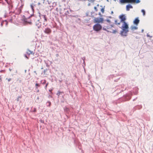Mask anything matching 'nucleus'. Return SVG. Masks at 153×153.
Returning <instances> with one entry per match:
<instances>
[{
    "mask_svg": "<svg viewBox=\"0 0 153 153\" xmlns=\"http://www.w3.org/2000/svg\"><path fill=\"white\" fill-rule=\"evenodd\" d=\"M31 19H28L26 18V16L25 15H23L22 19L23 21V23L25 25H31L33 23H35V25L39 28L41 27L42 25V21L39 18H37L36 16H32Z\"/></svg>",
    "mask_w": 153,
    "mask_h": 153,
    "instance_id": "obj_1",
    "label": "nucleus"
},
{
    "mask_svg": "<svg viewBox=\"0 0 153 153\" xmlns=\"http://www.w3.org/2000/svg\"><path fill=\"white\" fill-rule=\"evenodd\" d=\"M122 30L120 31V34L121 36H127L128 33L129 31L128 25V24L125 25H122L120 27Z\"/></svg>",
    "mask_w": 153,
    "mask_h": 153,
    "instance_id": "obj_2",
    "label": "nucleus"
},
{
    "mask_svg": "<svg viewBox=\"0 0 153 153\" xmlns=\"http://www.w3.org/2000/svg\"><path fill=\"white\" fill-rule=\"evenodd\" d=\"M132 95V93L131 92H130L129 93L124 95L122 97L119 98L118 100L116 102V104L117 103H120L122 102L130 100Z\"/></svg>",
    "mask_w": 153,
    "mask_h": 153,
    "instance_id": "obj_3",
    "label": "nucleus"
},
{
    "mask_svg": "<svg viewBox=\"0 0 153 153\" xmlns=\"http://www.w3.org/2000/svg\"><path fill=\"white\" fill-rule=\"evenodd\" d=\"M38 16L39 17V19L44 22H46L48 21V14L44 13L42 12L38 11Z\"/></svg>",
    "mask_w": 153,
    "mask_h": 153,
    "instance_id": "obj_4",
    "label": "nucleus"
},
{
    "mask_svg": "<svg viewBox=\"0 0 153 153\" xmlns=\"http://www.w3.org/2000/svg\"><path fill=\"white\" fill-rule=\"evenodd\" d=\"M120 3H133L138 4L140 2V0H119Z\"/></svg>",
    "mask_w": 153,
    "mask_h": 153,
    "instance_id": "obj_5",
    "label": "nucleus"
},
{
    "mask_svg": "<svg viewBox=\"0 0 153 153\" xmlns=\"http://www.w3.org/2000/svg\"><path fill=\"white\" fill-rule=\"evenodd\" d=\"M119 18L120 19V22L123 23L122 25H125L128 23L125 22L126 20V16L125 14H122L119 16Z\"/></svg>",
    "mask_w": 153,
    "mask_h": 153,
    "instance_id": "obj_6",
    "label": "nucleus"
},
{
    "mask_svg": "<svg viewBox=\"0 0 153 153\" xmlns=\"http://www.w3.org/2000/svg\"><path fill=\"white\" fill-rule=\"evenodd\" d=\"M102 28V27L100 24H95L93 26V30L95 31L98 32L101 30Z\"/></svg>",
    "mask_w": 153,
    "mask_h": 153,
    "instance_id": "obj_7",
    "label": "nucleus"
},
{
    "mask_svg": "<svg viewBox=\"0 0 153 153\" xmlns=\"http://www.w3.org/2000/svg\"><path fill=\"white\" fill-rule=\"evenodd\" d=\"M104 21V18L102 17H95L94 19V22L96 24H102Z\"/></svg>",
    "mask_w": 153,
    "mask_h": 153,
    "instance_id": "obj_8",
    "label": "nucleus"
},
{
    "mask_svg": "<svg viewBox=\"0 0 153 153\" xmlns=\"http://www.w3.org/2000/svg\"><path fill=\"white\" fill-rule=\"evenodd\" d=\"M35 4H34L33 3L31 4L30 5V7L32 11V14L26 17V18H27L29 19H30V18L32 17V16H35L34 14V7L35 6Z\"/></svg>",
    "mask_w": 153,
    "mask_h": 153,
    "instance_id": "obj_9",
    "label": "nucleus"
},
{
    "mask_svg": "<svg viewBox=\"0 0 153 153\" xmlns=\"http://www.w3.org/2000/svg\"><path fill=\"white\" fill-rule=\"evenodd\" d=\"M122 85H119L116 87L115 88L116 90L115 91L117 92V94H119L124 91V90L123 89L121 90V88H122Z\"/></svg>",
    "mask_w": 153,
    "mask_h": 153,
    "instance_id": "obj_10",
    "label": "nucleus"
},
{
    "mask_svg": "<svg viewBox=\"0 0 153 153\" xmlns=\"http://www.w3.org/2000/svg\"><path fill=\"white\" fill-rule=\"evenodd\" d=\"M34 53L33 52V51H31L29 49H27L26 52V53L25 55V56L26 58L28 59L29 57V55L30 54L34 55Z\"/></svg>",
    "mask_w": 153,
    "mask_h": 153,
    "instance_id": "obj_11",
    "label": "nucleus"
},
{
    "mask_svg": "<svg viewBox=\"0 0 153 153\" xmlns=\"http://www.w3.org/2000/svg\"><path fill=\"white\" fill-rule=\"evenodd\" d=\"M140 22V20L139 18L137 17L133 21V23L134 25L137 26L138 25Z\"/></svg>",
    "mask_w": 153,
    "mask_h": 153,
    "instance_id": "obj_12",
    "label": "nucleus"
},
{
    "mask_svg": "<svg viewBox=\"0 0 153 153\" xmlns=\"http://www.w3.org/2000/svg\"><path fill=\"white\" fill-rule=\"evenodd\" d=\"M63 110L64 113L66 114H68L70 112V109L66 106H65L63 108Z\"/></svg>",
    "mask_w": 153,
    "mask_h": 153,
    "instance_id": "obj_13",
    "label": "nucleus"
},
{
    "mask_svg": "<svg viewBox=\"0 0 153 153\" xmlns=\"http://www.w3.org/2000/svg\"><path fill=\"white\" fill-rule=\"evenodd\" d=\"M44 32L45 33L49 34L51 33V30L50 28L47 27L45 29Z\"/></svg>",
    "mask_w": 153,
    "mask_h": 153,
    "instance_id": "obj_14",
    "label": "nucleus"
},
{
    "mask_svg": "<svg viewBox=\"0 0 153 153\" xmlns=\"http://www.w3.org/2000/svg\"><path fill=\"white\" fill-rule=\"evenodd\" d=\"M50 70L48 68L45 69L43 71L44 75H48L49 73L50 72Z\"/></svg>",
    "mask_w": 153,
    "mask_h": 153,
    "instance_id": "obj_15",
    "label": "nucleus"
},
{
    "mask_svg": "<svg viewBox=\"0 0 153 153\" xmlns=\"http://www.w3.org/2000/svg\"><path fill=\"white\" fill-rule=\"evenodd\" d=\"M71 10H70L69 11L67 10L66 12H65V14L66 18H69L70 16V15L71 14L70 13H71Z\"/></svg>",
    "mask_w": 153,
    "mask_h": 153,
    "instance_id": "obj_16",
    "label": "nucleus"
},
{
    "mask_svg": "<svg viewBox=\"0 0 153 153\" xmlns=\"http://www.w3.org/2000/svg\"><path fill=\"white\" fill-rule=\"evenodd\" d=\"M133 6L130 4H127L126 6V11H129L131 8H133Z\"/></svg>",
    "mask_w": 153,
    "mask_h": 153,
    "instance_id": "obj_17",
    "label": "nucleus"
},
{
    "mask_svg": "<svg viewBox=\"0 0 153 153\" xmlns=\"http://www.w3.org/2000/svg\"><path fill=\"white\" fill-rule=\"evenodd\" d=\"M22 10L20 8H18L15 11V13L16 15H19L22 12Z\"/></svg>",
    "mask_w": 153,
    "mask_h": 153,
    "instance_id": "obj_18",
    "label": "nucleus"
},
{
    "mask_svg": "<svg viewBox=\"0 0 153 153\" xmlns=\"http://www.w3.org/2000/svg\"><path fill=\"white\" fill-rule=\"evenodd\" d=\"M142 106L141 105H137L134 106L133 108L134 110H135L136 109H140L141 108Z\"/></svg>",
    "mask_w": 153,
    "mask_h": 153,
    "instance_id": "obj_19",
    "label": "nucleus"
},
{
    "mask_svg": "<svg viewBox=\"0 0 153 153\" xmlns=\"http://www.w3.org/2000/svg\"><path fill=\"white\" fill-rule=\"evenodd\" d=\"M36 83L35 85V89H36V90L37 89H38V87H39L40 86V85L37 83V81H36Z\"/></svg>",
    "mask_w": 153,
    "mask_h": 153,
    "instance_id": "obj_20",
    "label": "nucleus"
},
{
    "mask_svg": "<svg viewBox=\"0 0 153 153\" xmlns=\"http://www.w3.org/2000/svg\"><path fill=\"white\" fill-rule=\"evenodd\" d=\"M46 105L47 107H50L51 105V102L49 101H48L46 103Z\"/></svg>",
    "mask_w": 153,
    "mask_h": 153,
    "instance_id": "obj_21",
    "label": "nucleus"
},
{
    "mask_svg": "<svg viewBox=\"0 0 153 153\" xmlns=\"http://www.w3.org/2000/svg\"><path fill=\"white\" fill-rule=\"evenodd\" d=\"M70 16L69 18H72V17H74L75 18H77L78 17V16L77 15H76L74 14H71L70 15Z\"/></svg>",
    "mask_w": 153,
    "mask_h": 153,
    "instance_id": "obj_22",
    "label": "nucleus"
},
{
    "mask_svg": "<svg viewBox=\"0 0 153 153\" xmlns=\"http://www.w3.org/2000/svg\"><path fill=\"white\" fill-rule=\"evenodd\" d=\"M130 27L131 30H136L138 28V27L136 25V26H131Z\"/></svg>",
    "mask_w": 153,
    "mask_h": 153,
    "instance_id": "obj_23",
    "label": "nucleus"
},
{
    "mask_svg": "<svg viewBox=\"0 0 153 153\" xmlns=\"http://www.w3.org/2000/svg\"><path fill=\"white\" fill-rule=\"evenodd\" d=\"M114 76V75L111 74L108 77L109 80H110L111 79H112Z\"/></svg>",
    "mask_w": 153,
    "mask_h": 153,
    "instance_id": "obj_24",
    "label": "nucleus"
},
{
    "mask_svg": "<svg viewBox=\"0 0 153 153\" xmlns=\"http://www.w3.org/2000/svg\"><path fill=\"white\" fill-rule=\"evenodd\" d=\"M105 26H104V27H103L102 30H103L106 31L108 32L111 33V31H109L108 30H107L106 28H105Z\"/></svg>",
    "mask_w": 153,
    "mask_h": 153,
    "instance_id": "obj_25",
    "label": "nucleus"
},
{
    "mask_svg": "<svg viewBox=\"0 0 153 153\" xmlns=\"http://www.w3.org/2000/svg\"><path fill=\"white\" fill-rule=\"evenodd\" d=\"M105 8V6H104L103 7H102V8L101 9L100 11L102 13L104 12Z\"/></svg>",
    "mask_w": 153,
    "mask_h": 153,
    "instance_id": "obj_26",
    "label": "nucleus"
},
{
    "mask_svg": "<svg viewBox=\"0 0 153 153\" xmlns=\"http://www.w3.org/2000/svg\"><path fill=\"white\" fill-rule=\"evenodd\" d=\"M4 22V24H5V26H7L8 25V22L7 20H3Z\"/></svg>",
    "mask_w": 153,
    "mask_h": 153,
    "instance_id": "obj_27",
    "label": "nucleus"
},
{
    "mask_svg": "<svg viewBox=\"0 0 153 153\" xmlns=\"http://www.w3.org/2000/svg\"><path fill=\"white\" fill-rule=\"evenodd\" d=\"M81 59L83 60V64H84V65L85 66V57H82L81 58Z\"/></svg>",
    "mask_w": 153,
    "mask_h": 153,
    "instance_id": "obj_28",
    "label": "nucleus"
},
{
    "mask_svg": "<svg viewBox=\"0 0 153 153\" xmlns=\"http://www.w3.org/2000/svg\"><path fill=\"white\" fill-rule=\"evenodd\" d=\"M135 89L136 91H135V92H134V94L136 95L137 94V93L138 92V88H135Z\"/></svg>",
    "mask_w": 153,
    "mask_h": 153,
    "instance_id": "obj_29",
    "label": "nucleus"
},
{
    "mask_svg": "<svg viewBox=\"0 0 153 153\" xmlns=\"http://www.w3.org/2000/svg\"><path fill=\"white\" fill-rule=\"evenodd\" d=\"M41 82L42 83L43 85H44L45 84H46V80L45 79H44L43 80H41Z\"/></svg>",
    "mask_w": 153,
    "mask_h": 153,
    "instance_id": "obj_30",
    "label": "nucleus"
},
{
    "mask_svg": "<svg viewBox=\"0 0 153 153\" xmlns=\"http://www.w3.org/2000/svg\"><path fill=\"white\" fill-rule=\"evenodd\" d=\"M117 32V30L116 29L114 30H113L112 32L111 31V33H112L114 34H115Z\"/></svg>",
    "mask_w": 153,
    "mask_h": 153,
    "instance_id": "obj_31",
    "label": "nucleus"
},
{
    "mask_svg": "<svg viewBox=\"0 0 153 153\" xmlns=\"http://www.w3.org/2000/svg\"><path fill=\"white\" fill-rule=\"evenodd\" d=\"M30 111L31 112H35L36 111V108H34L33 110H30Z\"/></svg>",
    "mask_w": 153,
    "mask_h": 153,
    "instance_id": "obj_32",
    "label": "nucleus"
},
{
    "mask_svg": "<svg viewBox=\"0 0 153 153\" xmlns=\"http://www.w3.org/2000/svg\"><path fill=\"white\" fill-rule=\"evenodd\" d=\"M141 11L143 13V15H145V13H146L145 11V10L143 9L141 10Z\"/></svg>",
    "mask_w": 153,
    "mask_h": 153,
    "instance_id": "obj_33",
    "label": "nucleus"
},
{
    "mask_svg": "<svg viewBox=\"0 0 153 153\" xmlns=\"http://www.w3.org/2000/svg\"><path fill=\"white\" fill-rule=\"evenodd\" d=\"M105 21L107 22H108V23H109V24H111V21L108 19H107Z\"/></svg>",
    "mask_w": 153,
    "mask_h": 153,
    "instance_id": "obj_34",
    "label": "nucleus"
},
{
    "mask_svg": "<svg viewBox=\"0 0 153 153\" xmlns=\"http://www.w3.org/2000/svg\"><path fill=\"white\" fill-rule=\"evenodd\" d=\"M60 94V91L59 90L57 92L56 94V95L59 97Z\"/></svg>",
    "mask_w": 153,
    "mask_h": 153,
    "instance_id": "obj_35",
    "label": "nucleus"
},
{
    "mask_svg": "<svg viewBox=\"0 0 153 153\" xmlns=\"http://www.w3.org/2000/svg\"><path fill=\"white\" fill-rule=\"evenodd\" d=\"M22 97L21 96H18L16 99L17 101H19V98H21Z\"/></svg>",
    "mask_w": 153,
    "mask_h": 153,
    "instance_id": "obj_36",
    "label": "nucleus"
},
{
    "mask_svg": "<svg viewBox=\"0 0 153 153\" xmlns=\"http://www.w3.org/2000/svg\"><path fill=\"white\" fill-rule=\"evenodd\" d=\"M65 99H62L61 100V102L62 103H64L65 102Z\"/></svg>",
    "mask_w": 153,
    "mask_h": 153,
    "instance_id": "obj_37",
    "label": "nucleus"
},
{
    "mask_svg": "<svg viewBox=\"0 0 153 153\" xmlns=\"http://www.w3.org/2000/svg\"><path fill=\"white\" fill-rule=\"evenodd\" d=\"M48 82H47V83H46V85L45 87V89H46V90L47 89V86L48 85Z\"/></svg>",
    "mask_w": 153,
    "mask_h": 153,
    "instance_id": "obj_38",
    "label": "nucleus"
},
{
    "mask_svg": "<svg viewBox=\"0 0 153 153\" xmlns=\"http://www.w3.org/2000/svg\"><path fill=\"white\" fill-rule=\"evenodd\" d=\"M4 24V22L3 21H2L1 22V27H2L3 25Z\"/></svg>",
    "mask_w": 153,
    "mask_h": 153,
    "instance_id": "obj_39",
    "label": "nucleus"
},
{
    "mask_svg": "<svg viewBox=\"0 0 153 153\" xmlns=\"http://www.w3.org/2000/svg\"><path fill=\"white\" fill-rule=\"evenodd\" d=\"M39 122L42 123H44V120H42V119H40L39 120Z\"/></svg>",
    "mask_w": 153,
    "mask_h": 153,
    "instance_id": "obj_40",
    "label": "nucleus"
},
{
    "mask_svg": "<svg viewBox=\"0 0 153 153\" xmlns=\"http://www.w3.org/2000/svg\"><path fill=\"white\" fill-rule=\"evenodd\" d=\"M120 78H117V79H115L114 80V82H117L118 81V80H119L120 79Z\"/></svg>",
    "mask_w": 153,
    "mask_h": 153,
    "instance_id": "obj_41",
    "label": "nucleus"
},
{
    "mask_svg": "<svg viewBox=\"0 0 153 153\" xmlns=\"http://www.w3.org/2000/svg\"><path fill=\"white\" fill-rule=\"evenodd\" d=\"M146 36L147 37H150V38H151L152 37V36H150L148 34H147V35H146Z\"/></svg>",
    "mask_w": 153,
    "mask_h": 153,
    "instance_id": "obj_42",
    "label": "nucleus"
},
{
    "mask_svg": "<svg viewBox=\"0 0 153 153\" xmlns=\"http://www.w3.org/2000/svg\"><path fill=\"white\" fill-rule=\"evenodd\" d=\"M8 21H9V22H10L11 23H12L13 22V19H12V18H11V19H9Z\"/></svg>",
    "mask_w": 153,
    "mask_h": 153,
    "instance_id": "obj_43",
    "label": "nucleus"
},
{
    "mask_svg": "<svg viewBox=\"0 0 153 153\" xmlns=\"http://www.w3.org/2000/svg\"><path fill=\"white\" fill-rule=\"evenodd\" d=\"M94 9L96 11H97V8L96 7H94Z\"/></svg>",
    "mask_w": 153,
    "mask_h": 153,
    "instance_id": "obj_44",
    "label": "nucleus"
},
{
    "mask_svg": "<svg viewBox=\"0 0 153 153\" xmlns=\"http://www.w3.org/2000/svg\"><path fill=\"white\" fill-rule=\"evenodd\" d=\"M106 28L107 30L109 29H110L111 28L110 27V26H107V27H106Z\"/></svg>",
    "mask_w": 153,
    "mask_h": 153,
    "instance_id": "obj_45",
    "label": "nucleus"
},
{
    "mask_svg": "<svg viewBox=\"0 0 153 153\" xmlns=\"http://www.w3.org/2000/svg\"><path fill=\"white\" fill-rule=\"evenodd\" d=\"M23 6V5H21L19 8H20V9H21L22 10Z\"/></svg>",
    "mask_w": 153,
    "mask_h": 153,
    "instance_id": "obj_46",
    "label": "nucleus"
},
{
    "mask_svg": "<svg viewBox=\"0 0 153 153\" xmlns=\"http://www.w3.org/2000/svg\"><path fill=\"white\" fill-rule=\"evenodd\" d=\"M6 79H7V81L8 82H9V81H10L11 80V79L10 78H9V79L6 78Z\"/></svg>",
    "mask_w": 153,
    "mask_h": 153,
    "instance_id": "obj_47",
    "label": "nucleus"
},
{
    "mask_svg": "<svg viewBox=\"0 0 153 153\" xmlns=\"http://www.w3.org/2000/svg\"><path fill=\"white\" fill-rule=\"evenodd\" d=\"M110 27L111 28L114 27V25L113 24H111V25H110Z\"/></svg>",
    "mask_w": 153,
    "mask_h": 153,
    "instance_id": "obj_48",
    "label": "nucleus"
},
{
    "mask_svg": "<svg viewBox=\"0 0 153 153\" xmlns=\"http://www.w3.org/2000/svg\"><path fill=\"white\" fill-rule=\"evenodd\" d=\"M114 24L116 25H117V20H114Z\"/></svg>",
    "mask_w": 153,
    "mask_h": 153,
    "instance_id": "obj_49",
    "label": "nucleus"
},
{
    "mask_svg": "<svg viewBox=\"0 0 153 153\" xmlns=\"http://www.w3.org/2000/svg\"><path fill=\"white\" fill-rule=\"evenodd\" d=\"M98 15L100 16H102V15L101 14V13L100 12H99L98 13Z\"/></svg>",
    "mask_w": 153,
    "mask_h": 153,
    "instance_id": "obj_50",
    "label": "nucleus"
},
{
    "mask_svg": "<svg viewBox=\"0 0 153 153\" xmlns=\"http://www.w3.org/2000/svg\"><path fill=\"white\" fill-rule=\"evenodd\" d=\"M45 63L46 64V66L47 67H49V65L48 64H47V63L46 62H45Z\"/></svg>",
    "mask_w": 153,
    "mask_h": 153,
    "instance_id": "obj_51",
    "label": "nucleus"
},
{
    "mask_svg": "<svg viewBox=\"0 0 153 153\" xmlns=\"http://www.w3.org/2000/svg\"><path fill=\"white\" fill-rule=\"evenodd\" d=\"M107 18H108L110 19H111L112 18V17L111 16H107Z\"/></svg>",
    "mask_w": 153,
    "mask_h": 153,
    "instance_id": "obj_52",
    "label": "nucleus"
},
{
    "mask_svg": "<svg viewBox=\"0 0 153 153\" xmlns=\"http://www.w3.org/2000/svg\"><path fill=\"white\" fill-rule=\"evenodd\" d=\"M52 89H49V91L51 93H52Z\"/></svg>",
    "mask_w": 153,
    "mask_h": 153,
    "instance_id": "obj_53",
    "label": "nucleus"
},
{
    "mask_svg": "<svg viewBox=\"0 0 153 153\" xmlns=\"http://www.w3.org/2000/svg\"><path fill=\"white\" fill-rule=\"evenodd\" d=\"M5 71L4 70H1V71H0V72H4V71Z\"/></svg>",
    "mask_w": 153,
    "mask_h": 153,
    "instance_id": "obj_54",
    "label": "nucleus"
},
{
    "mask_svg": "<svg viewBox=\"0 0 153 153\" xmlns=\"http://www.w3.org/2000/svg\"><path fill=\"white\" fill-rule=\"evenodd\" d=\"M36 92H39V89H37L36 90Z\"/></svg>",
    "mask_w": 153,
    "mask_h": 153,
    "instance_id": "obj_55",
    "label": "nucleus"
},
{
    "mask_svg": "<svg viewBox=\"0 0 153 153\" xmlns=\"http://www.w3.org/2000/svg\"><path fill=\"white\" fill-rule=\"evenodd\" d=\"M120 23L121 22H119L117 23V24L116 25H119L120 24Z\"/></svg>",
    "mask_w": 153,
    "mask_h": 153,
    "instance_id": "obj_56",
    "label": "nucleus"
},
{
    "mask_svg": "<svg viewBox=\"0 0 153 153\" xmlns=\"http://www.w3.org/2000/svg\"><path fill=\"white\" fill-rule=\"evenodd\" d=\"M137 97H136L133 100V101H134V100H135L137 99Z\"/></svg>",
    "mask_w": 153,
    "mask_h": 153,
    "instance_id": "obj_57",
    "label": "nucleus"
},
{
    "mask_svg": "<svg viewBox=\"0 0 153 153\" xmlns=\"http://www.w3.org/2000/svg\"><path fill=\"white\" fill-rule=\"evenodd\" d=\"M34 73H35L36 74V75H37V73H36V71H34Z\"/></svg>",
    "mask_w": 153,
    "mask_h": 153,
    "instance_id": "obj_58",
    "label": "nucleus"
},
{
    "mask_svg": "<svg viewBox=\"0 0 153 153\" xmlns=\"http://www.w3.org/2000/svg\"><path fill=\"white\" fill-rule=\"evenodd\" d=\"M94 13V12L93 11H92L91 12V15H92V14Z\"/></svg>",
    "mask_w": 153,
    "mask_h": 153,
    "instance_id": "obj_59",
    "label": "nucleus"
},
{
    "mask_svg": "<svg viewBox=\"0 0 153 153\" xmlns=\"http://www.w3.org/2000/svg\"><path fill=\"white\" fill-rule=\"evenodd\" d=\"M59 56V55L58 54H56V56H57V57H58V56Z\"/></svg>",
    "mask_w": 153,
    "mask_h": 153,
    "instance_id": "obj_60",
    "label": "nucleus"
},
{
    "mask_svg": "<svg viewBox=\"0 0 153 153\" xmlns=\"http://www.w3.org/2000/svg\"><path fill=\"white\" fill-rule=\"evenodd\" d=\"M113 13H113V11H112L111 12V14H113Z\"/></svg>",
    "mask_w": 153,
    "mask_h": 153,
    "instance_id": "obj_61",
    "label": "nucleus"
},
{
    "mask_svg": "<svg viewBox=\"0 0 153 153\" xmlns=\"http://www.w3.org/2000/svg\"><path fill=\"white\" fill-rule=\"evenodd\" d=\"M9 70L10 71H11V70H12V69H11L10 68H9Z\"/></svg>",
    "mask_w": 153,
    "mask_h": 153,
    "instance_id": "obj_62",
    "label": "nucleus"
},
{
    "mask_svg": "<svg viewBox=\"0 0 153 153\" xmlns=\"http://www.w3.org/2000/svg\"><path fill=\"white\" fill-rule=\"evenodd\" d=\"M60 94H62V93H64V92L63 91H60Z\"/></svg>",
    "mask_w": 153,
    "mask_h": 153,
    "instance_id": "obj_63",
    "label": "nucleus"
},
{
    "mask_svg": "<svg viewBox=\"0 0 153 153\" xmlns=\"http://www.w3.org/2000/svg\"><path fill=\"white\" fill-rule=\"evenodd\" d=\"M38 5H39L40 4V2H39L38 3Z\"/></svg>",
    "mask_w": 153,
    "mask_h": 153,
    "instance_id": "obj_64",
    "label": "nucleus"
}]
</instances>
